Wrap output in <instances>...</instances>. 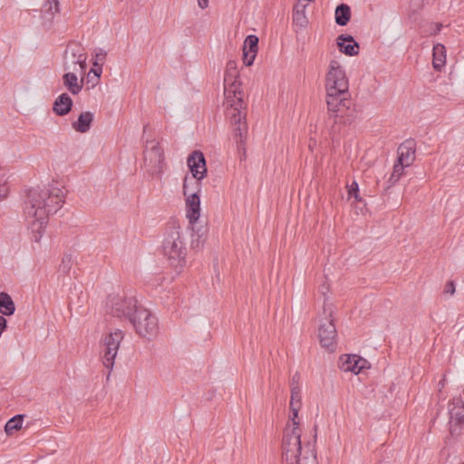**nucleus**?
<instances>
[{
  "instance_id": "nucleus-9",
  "label": "nucleus",
  "mask_w": 464,
  "mask_h": 464,
  "mask_svg": "<svg viewBox=\"0 0 464 464\" xmlns=\"http://www.w3.org/2000/svg\"><path fill=\"white\" fill-rule=\"evenodd\" d=\"M318 337L321 345L324 348L333 352L336 347L337 331L332 314L322 321L318 329Z\"/></svg>"
},
{
  "instance_id": "nucleus-26",
  "label": "nucleus",
  "mask_w": 464,
  "mask_h": 464,
  "mask_svg": "<svg viewBox=\"0 0 464 464\" xmlns=\"http://www.w3.org/2000/svg\"><path fill=\"white\" fill-rule=\"evenodd\" d=\"M22 424L23 416L15 415L5 423V430L7 435H11L14 431L20 430L22 428Z\"/></svg>"
},
{
  "instance_id": "nucleus-18",
  "label": "nucleus",
  "mask_w": 464,
  "mask_h": 464,
  "mask_svg": "<svg viewBox=\"0 0 464 464\" xmlns=\"http://www.w3.org/2000/svg\"><path fill=\"white\" fill-rule=\"evenodd\" d=\"M451 421L464 422V402L460 397L453 398L449 405Z\"/></svg>"
},
{
  "instance_id": "nucleus-34",
  "label": "nucleus",
  "mask_w": 464,
  "mask_h": 464,
  "mask_svg": "<svg viewBox=\"0 0 464 464\" xmlns=\"http://www.w3.org/2000/svg\"><path fill=\"white\" fill-rule=\"evenodd\" d=\"M464 422H456L450 420V432L451 436H458L461 432L462 424Z\"/></svg>"
},
{
  "instance_id": "nucleus-45",
  "label": "nucleus",
  "mask_w": 464,
  "mask_h": 464,
  "mask_svg": "<svg viewBox=\"0 0 464 464\" xmlns=\"http://www.w3.org/2000/svg\"><path fill=\"white\" fill-rule=\"evenodd\" d=\"M434 26H435V29H434L433 34H436L440 33V31L441 30L442 24L436 23V24H434Z\"/></svg>"
},
{
  "instance_id": "nucleus-27",
  "label": "nucleus",
  "mask_w": 464,
  "mask_h": 464,
  "mask_svg": "<svg viewBox=\"0 0 464 464\" xmlns=\"http://www.w3.org/2000/svg\"><path fill=\"white\" fill-rule=\"evenodd\" d=\"M407 167L405 164H401L398 160L393 166L392 173L389 179V182L392 185L399 180L403 174L404 168Z\"/></svg>"
},
{
  "instance_id": "nucleus-36",
  "label": "nucleus",
  "mask_w": 464,
  "mask_h": 464,
  "mask_svg": "<svg viewBox=\"0 0 464 464\" xmlns=\"http://www.w3.org/2000/svg\"><path fill=\"white\" fill-rule=\"evenodd\" d=\"M68 48H70V49H71L72 54V56H74V57H77V58H78V55H79L80 53H81L82 48H81V46H80L79 44H77L76 43H72V44L69 45V47H68Z\"/></svg>"
},
{
  "instance_id": "nucleus-17",
  "label": "nucleus",
  "mask_w": 464,
  "mask_h": 464,
  "mask_svg": "<svg viewBox=\"0 0 464 464\" xmlns=\"http://www.w3.org/2000/svg\"><path fill=\"white\" fill-rule=\"evenodd\" d=\"M72 100L66 92L60 94L53 104V111L58 116L67 115L72 108Z\"/></svg>"
},
{
  "instance_id": "nucleus-35",
  "label": "nucleus",
  "mask_w": 464,
  "mask_h": 464,
  "mask_svg": "<svg viewBox=\"0 0 464 464\" xmlns=\"http://www.w3.org/2000/svg\"><path fill=\"white\" fill-rule=\"evenodd\" d=\"M46 225H44L42 228H40L39 230L37 229H32V233H33V240L35 241V242H39L42 238V233H43V230L44 228L45 227ZM31 228H33V221L31 222Z\"/></svg>"
},
{
  "instance_id": "nucleus-42",
  "label": "nucleus",
  "mask_w": 464,
  "mask_h": 464,
  "mask_svg": "<svg viewBox=\"0 0 464 464\" xmlns=\"http://www.w3.org/2000/svg\"><path fill=\"white\" fill-rule=\"evenodd\" d=\"M6 326H7L6 319L3 315H0V332L3 333L5 330Z\"/></svg>"
},
{
  "instance_id": "nucleus-20",
  "label": "nucleus",
  "mask_w": 464,
  "mask_h": 464,
  "mask_svg": "<svg viewBox=\"0 0 464 464\" xmlns=\"http://www.w3.org/2000/svg\"><path fill=\"white\" fill-rule=\"evenodd\" d=\"M94 120V114L91 111L82 112L77 121L72 122V128L80 133H85L91 129V125Z\"/></svg>"
},
{
  "instance_id": "nucleus-31",
  "label": "nucleus",
  "mask_w": 464,
  "mask_h": 464,
  "mask_svg": "<svg viewBox=\"0 0 464 464\" xmlns=\"http://www.w3.org/2000/svg\"><path fill=\"white\" fill-rule=\"evenodd\" d=\"M348 197H353L358 202H362V198L359 195V186L356 181H353L351 185L347 186Z\"/></svg>"
},
{
  "instance_id": "nucleus-13",
  "label": "nucleus",
  "mask_w": 464,
  "mask_h": 464,
  "mask_svg": "<svg viewBox=\"0 0 464 464\" xmlns=\"http://www.w3.org/2000/svg\"><path fill=\"white\" fill-rule=\"evenodd\" d=\"M416 142L412 139L404 140L397 150L398 161L401 164L411 166L415 160Z\"/></svg>"
},
{
  "instance_id": "nucleus-38",
  "label": "nucleus",
  "mask_w": 464,
  "mask_h": 464,
  "mask_svg": "<svg viewBox=\"0 0 464 464\" xmlns=\"http://www.w3.org/2000/svg\"><path fill=\"white\" fill-rule=\"evenodd\" d=\"M86 59L87 56L85 53H80L75 63H79L81 69L84 70L86 68Z\"/></svg>"
},
{
  "instance_id": "nucleus-43",
  "label": "nucleus",
  "mask_w": 464,
  "mask_h": 464,
  "mask_svg": "<svg viewBox=\"0 0 464 464\" xmlns=\"http://www.w3.org/2000/svg\"><path fill=\"white\" fill-rule=\"evenodd\" d=\"M200 236H198V237L195 240V239H192L191 241V247L192 248H198L200 246Z\"/></svg>"
},
{
  "instance_id": "nucleus-46",
  "label": "nucleus",
  "mask_w": 464,
  "mask_h": 464,
  "mask_svg": "<svg viewBox=\"0 0 464 464\" xmlns=\"http://www.w3.org/2000/svg\"><path fill=\"white\" fill-rule=\"evenodd\" d=\"M440 385H441V387L444 386V379L442 381L440 382Z\"/></svg>"
},
{
  "instance_id": "nucleus-30",
  "label": "nucleus",
  "mask_w": 464,
  "mask_h": 464,
  "mask_svg": "<svg viewBox=\"0 0 464 464\" xmlns=\"http://www.w3.org/2000/svg\"><path fill=\"white\" fill-rule=\"evenodd\" d=\"M95 53V61L92 63V65L96 67L97 65H103L107 53L105 50L102 48H96L94 50Z\"/></svg>"
},
{
  "instance_id": "nucleus-28",
  "label": "nucleus",
  "mask_w": 464,
  "mask_h": 464,
  "mask_svg": "<svg viewBox=\"0 0 464 464\" xmlns=\"http://www.w3.org/2000/svg\"><path fill=\"white\" fill-rule=\"evenodd\" d=\"M301 407V390L299 386H293L291 389L290 407Z\"/></svg>"
},
{
  "instance_id": "nucleus-4",
  "label": "nucleus",
  "mask_w": 464,
  "mask_h": 464,
  "mask_svg": "<svg viewBox=\"0 0 464 464\" xmlns=\"http://www.w3.org/2000/svg\"><path fill=\"white\" fill-rule=\"evenodd\" d=\"M314 442L301 443V429H287L282 439V460L284 464H318L315 442L317 426L314 427Z\"/></svg>"
},
{
  "instance_id": "nucleus-1",
  "label": "nucleus",
  "mask_w": 464,
  "mask_h": 464,
  "mask_svg": "<svg viewBox=\"0 0 464 464\" xmlns=\"http://www.w3.org/2000/svg\"><path fill=\"white\" fill-rule=\"evenodd\" d=\"M238 71L235 61L227 63L224 82L229 87L225 89L227 115L229 118L233 136L237 150L246 152L245 144L247 139L248 126L246 123V107L243 101L240 82L237 81Z\"/></svg>"
},
{
  "instance_id": "nucleus-24",
  "label": "nucleus",
  "mask_w": 464,
  "mask_h": 464,
  "mask_svg": "<svg viewBox=\"0 0 464 464\" xmlns=\"http://www.w3.org/2000/svg\"><path fill=\"white\" fill-rule=\"evenodd\" d=\"M446 60V50L443 44H437L433 46V67L440 70Z\"/></svg>"
},
{
  "instance_id": "nucleus-29",
  "label": "nucleus",
  "mask_w": 464,
  "mask_h": 464,
  "mask_svg": "<svg viewBox=\"0 0 464 464\" xmlns=\"http://www.w3.org/2000/svg\"><path fill=\"white\" fill-rule=\"evenodd\" d=\"M45 12L49 13L51 15L59 12V1L58 0H46L44 5Z\"/></svg>"
},
{
  "instance_id": "nucleus-2",
  "label": "nucleus",
  "mask_w": 464,
  "mask_h": 464,
  "mask_svg": "<svg viewBox=\"0 0 464 464\" xmlns=\"http://www.w3.org/2000/svg\"><path fill=\"white\" fill-rule=\"evenodd\" d=\"M63 188L50 184L47 188H34L27 193L25 215L33 218V229L39 230L47 224L49 215L55 214L64 203Z\"/></svg>"
},
{
  "instance_id": "nucleus-32",
  "label": "nucleus",
  "mask_w": 464,
  "mask_h": 464,
  "mask_svg": "<svg viewBox=\"0 0 464 464\" xmlns=\"http://www.w3.org/2000/svg\"><path fill=\"white\" fill-rule=\"evenodd\" d=\"M291 409V411H292V416H291V420H292V424H288L285 430H284V433L286 431L287 429H294V428H296L299 427V422L296 420L297 417H298V411H299V406L296 405V407H290Z\"/></svg>"
},
{
  "instance_id": "nucleus-14",
  "label": "nucleus",
  "mask_w": 464,
  "mask_h": 464,
  "mask_svg": "<svg viewBox=\"0 0 464 464\" xmlns=\"http://www.w3.org/2000/svg\"><path fill=\"white\" fill-rule=\"evenodd\" d=\"M259 39L256 35H247L243 45V60L246 66L253 64L258 51Z\"/></svg>"
},
{
  "instance_id": "nucleus-21",
  "label": "nucleus",
  "mask_w": 464,
  "mask_h": 464,
  "mask_svg": "<svg viewBox=\"0 0 464 464\" xmlns=\"http://www.w3.org/2000/svg\"><path fill=\"white\" fill-rule=\"evenodd\" d=\"M307 5V2L298 0L297 4L294 7L293 21L300 27H304L307 24V18L304 11Z\"/></svg>"
},
{
  "instance_id": "nucleus-40",
  "label": "nucleus",
  "mask_w": 464,
  "mask_h": 464,
  "mask_svg": "<svg viewBox=\"0 0 464 464\" xmlns=\"http://www.w3.org/2000/svg\"><path fill=\"white\" fill-rule=\"evenodd\" d=\"M299 380H300V374L298 372H295L291 379V383H290L291 388L293 386H298Z\"/></svg>"
},
{
  "instance_id": "nucleus-16",
  "label": "nucleus",
  "mask_w": 464,
  "mask_h": 464,
  "mask_svg": "<svg viewBox=\"0 0 464 464\" xmlns=\"http://www.w3.org/2000/svg\"><path fill=\"white\" fill-rule=\"evenodd\" d=\"M336 44L340 52L353 56L359 53V44L349 34H340L336 39Z\"/></svg>"
},
{
  "instance_id": "nucleus-8",
  "label": "nucleus",
  "mask_w": 464,
  "mask_h": 464,
  "mask_svg": "<svg viewBox=\"0 0 464 464\" xmlns=\"http://www.w3.org/2000/svg\"><path fill=\"white\" fill-rule=\"evenodd\" d=\"M123 332L121 330H115L113 333L107 334L102 343V359L104 367L112 370L114 360L118 353L119 346L123 339Z\"/></svg>"
},
{
  "instance_id": "nucleus-39",
  "label": "nucleus",
  "mask_w": 464,
  "mask_h": 464,
  "mask_svg": "<svg viewBox=\"0 0 464 464\" xmlns=\"http://www.w3.org/2000/svg\"><path fill=\"white\" fill-rule=\"evenodd\" d=\"M8 187L6 186V184H1L0 185V200H3L5 198H6L7 195H8Z\"/></svg>"
},
{
  "instance_id": "nucleus-19",
  "label": "nucleus",
  "mask_w": 464,
  "mask_h": 464,
  "mask_svg": "<svg viewBox=\"0 0 464 464\" xmlns=\"http://www.w3.org/2000/svg\"><path fill=\"white\" fill-rule=\"evenodd\" d=\"M63 83L72 95L80 93L83 87L82 80L79 82L78 77L74 72L64 73L63 76Z\"/></svg>"
},
{
  "instance_id": "nucleus-23",
  "label": "nucleus",
  "mask_w": 464,
  "mask_h": 464,
  "mask_svg": "<svg viewBox=\"0 0 464 464\" xmlns=\"http://www.w3.org/2000/svg\"><path fill=\"white\" fill-rule=\"evenodd\" d=\"M351 19V9L346 4L339 5L335 9V23L338 25H346Z\"/></svg>"
},
{
  "instance_id": "nucleus-44",
  "label": "nucleus",
  "mask_w": 464,
  "mask_h": 464,
  "mask_svg": "<svg viewBox=\"0 0 464 464\" xmlns=\"http://www.w3.org/2000/svg\"><path fill=\"white\" fill-rule=\"evenodd\" d=\"M198 4L201 9H205L208 5V0H198Z\"/></svg>"
},
{
  "instance_id": "nucleus-7",
  "label": "nucleus",
  "mask_w": 464,
  "mask_h": 464,
  "mask_svg": "<svg viewBox=\"0 0 464 464\" xmlns=\"http://www.w3.org/2000/svg\"><path fill=\"white\" fill-rule=\"evenodd\" d=\"M138 300L133 297H121L119 295H109L106 304V311L108 314L120 319H125L130 322V317H132L140 309Z\"/></svg>"
},
{
  "instance_id": "nucleus-3",
  "label": "nucleus",
  "mask_w": 464,
  "mask_h": 464,
  "mask_svg": "<svg viewBox=\"0 0 464 464\" xmlns=\"http://www.w3.org/2000/svg\"><path fill=\"white\" fill-rule=\"evenodd\" d=\"M326 104L331 116L343 117L351 106L349 82L340 63L332 60L325 77Z\"/></svg>"
},
{
  "instance_id": "nucleus-10",
  "label": "nucleus",
  "mask_w": 464,
  "mask_h": 464,
  "mask_svg": "<svg viewBox=\"0 0 464 464\" xmlns=\"http://www.w3.org/2000/svg\"><path fill=\"white\" fill-rule=\"evenodd\" d=\"M164 160L163 150L160 144L155 141H147L144 150V163L150 168V171L154 174L161 171V164Z\"/></svg>"
},
{
  "instance_id": "nucleus-11",
  "label": "nucleus",
  "mask_w": 464,
  "mask_h": 464,
  "mask_svg": "<svg viewBox=\"0 0 464 464\" xmlns=\"http://www.w3.org/2000/svg\"><path fill=\"white\" fill-rule=\"evenodd\" d=\"M187 163L194 179L198 180H202L206 177V160L204 154L200 150H194L188 156Z\"/></svg>"
},
{
  "instance_id": "nucleus-12",
  "label": "nucleus",
  "mask_w": 464,
  "mask_h": 464,
  "mask_svg": "<svg viewBox=\"0 0 464 464\" xmlns=\"http://www.w3.org/2000/svg\"><path fill=\"white\" fill-rule=\"evenodd\" d=\"M368 362L356 354H343L339 359V366L343 372H351L358 374L366 368Z\"/></svg>"
},
{
  "instance_id": "nucleus-25",
  "label": "nucleus",
  "mask_w": 464,
  "mask_h": 464,
  "mask_svg": "<svg viewBox=\"0 0 464 464\" xmlns=\"http://www.w3.org/2000/svg\"><path fill=\"white\" fill-rule=\"evenodd\" d=\"M201 187V180H198L194 179V177H188L186 176L183 180V194L185 197H188L191 191H198V193L200 190Z\"/></svg>"
},
{
  "instance_id": "nucleus-33",
  "label": "nucleus",
  "mask_w": 464,
  "mask_h": 464,
  "mask_svg": "<svg viewBox=\"0 0 464 464\" xmlns=\"http://www.w3.org/2000/svg\"><path fill=\"white\" fill-rule=\"evenodd\" d=\"M72 264V257L70 256H65L63 258L62 263L60 265V270L64 274H68L69 271L71 270Z\"/></svg>"
},
{
  "instance_id": "nucleus-41",
  "label": "nucleus",
  "mask_w": 464,
  "mask_h": 464,
  "mask_svg": "<svg viewBox=\"0 0 464 464\" xmlns=\"http://www.w3.org/2000/svg\"><path fill=\"white\" fill-rule=\"evenodd\" d=\"M92 72L95 74L98 78L101 77L102 72V65H97L96 67L93 66L91 70Z\"/></svg>"
},
{
  "instance_id": "nucleus-5",
  "label": "nucleus",
  "mask_w": 464,
  "mask_h": 464,
  "mask_svg": "<svg viewBox=\"0 0 464 464\" xmlns=\"http://www.w3.org/2000/svg\"><path fill=\"white\" fill-rule=\"evenodd\" d=\"M162 254L169 265L179 274L186 265V233L176 220L169 221L164 231L161 244Z\"/></svg>"
},
{
  "instance_id": "nucleus-37",
  "label": "nucleus",
  "mask_w": 464,
  "mask_h": 464,
  "mask_svg": "<svg viewBox=\"0 0 464 464\" xmlns=\"http://www.w3.org/2000/svg\"><path fill=\"white\" fill-rule=\"evenodd\" d=\"M443 293L452 295L455 293V283L453 281L447 282Z\"/></svg>"
},
{
  "instance_id": "nucleus-22",
  "label": "nucleus",
  "mask_w": 464,
  "mask_h": 464,
  "mask_svg": "<svg viewBox=\"0 0 464 464\" xmlns=\"http://www.w3.org/2000/svg\"><path fill=\"white\" fill-rule=\"evenodd\" d=\"M15 305L11 296L5 292L0 293V313L3 315L10 316L14 314Z\"/></svg>"
},
{
  "instance_id": "nucleus-6",
  "label": "nucleus",
  "mask_w": 464,
  "mask_h": 464,
  "mask_svg": "<svg viewBox=\"0 0 464 464\" xmlns=\"http://www.w3.org/2000/svg\"><path fill=\"white\" fill-rule=\"evenodd\" d=\"M130 323L140 337L152 340L158 334V318L150 310L142 306L138 309L132 317H130Z\"/></svg>"
},
{
  "instance_id": "nucleus-15",
  "label": "nucleus",
  "mask_w": 464,
  "mask_h": 464,
  "mask_svg": "<svg viewBox=\"0 0 464 464\" xmlns=\"http://www.w3.org/2000/svg\"><path fill=\"white\" fill-rule=\"evenodd\" d=\"M186 208L187 218H188L189 224L193 225L198 221L200 216V198L198 191L193 190L186 197Z\"/></svg>"
}]
</instances>
